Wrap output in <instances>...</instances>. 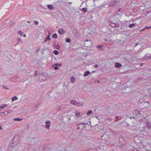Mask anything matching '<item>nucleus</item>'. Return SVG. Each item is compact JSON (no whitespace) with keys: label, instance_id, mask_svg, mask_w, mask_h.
Listing matches in <instances>:
<instances>
[{"label":"nucleus","instance_id":"obj_1","mask_svg":"<svg viewBox=\"0 0 151 151\" xmlns=\"http://www.w3.org/2000/svg\"><path fill=\"white\" fill-rule=\"evenodd\" d=\"M38 71H35V73L34 74V75L35 76H38L40 79L42 80H45L47 78V74L46 73H38Z\"/></svg>","mask_w":151,"mask_h":151},{"label":"nucleus","instance_id":"obj_2","mask_svg":"<svg viewBox=\"0 0 151 151\" xmlns=\"http://www.w3.org/2000/svg\"><path fill=\"white\" fill-rule=\"evenodd\" d=\"M119 144L118 146H119L121 149H122L124 147V141L122 137H120L119 139Z\"/></svg>","mask_w":151,"mask_h":151},{"label":"nucleus","instance_id":"obj_3","mask_svg":"<svg viewBox=\"0 0 151 151\" xmlns=\"http://www.w3.org/2000/svg\"><path fill=\"white\" fill-rule=\"evenodd\" d=\"M143 108H147L149 106V104L148 102H143L142 104Z\"/></svg>","mask_w":151,"mask_h":151},{"label":"nucleus","instance_id":"obj_4","mask_svg":"<svg viewBox=\"0 0 151 151\" xmlns=\"http://www.w3.org/2000/svg\"><path fill=\"white\" fill-rule=\"evenodd\" d=\"M117 5V1H112L111 2L109 5V6L111 7H113L114 6H116Z\"/></svg>","mask_w":151,"mask_h":151},{"label":"nucleus","instance_id":"obj_5","mask_svg":"<svg viewBox=\"0 0 151 151\" xmlns=\"http://www.w3.org/2000/svg\"><path fill=\"white\" fill-rule=\"evenodd\" d=\"M51 123L49 121H47L45 122V124H46L45 126V127L48 129L50 128V126Z\"/></svg>","mask_w":151,"mask_h":151},{"label":"nucleus","instance_id":"obj_6","mask_svg":"<svg viewBox=\"0 0 151 151\" xmlns=\"http://www.w3.org/2000/svg\"><path fill=\"white\" fill-rule=\"evenodd\" d=\"M58 32L60 35L63 34L65 33V31L62 28L59 29Z\"/></svg>","mask_w":151,"mask_h":151},{"label":"nucleus","instance_id":"obj_7","mask_svg":"<svg viewBox=\"0 0 151 151\" xmlns=\"http://www.w3.org/2000/svg\"><path fill=\"white\" fill-rule=\"evenodd\" d=\"M122 64L119 63H115V66L117 68H119L122 66Z\"/></svg>","mask_w":151,"mask_h":151},{"label":"nucleus","instance_id":"obj_8","mask_svg":"<svg viewBox=\"0 0 151 151\" xmlns=\"http://www.w3.org/2000/svg\"><path fill=\"white\" fill-rule=\"evenodd\" d=\"M50 33L49 32V35H47V37H46L45 38V39L47 41H50L51 40V39L50 38Z\"/></svg>","mask_w":151,"mask_h":151},{"label":"nucleus","instance_id":"obj_9","mask_svg":"<svg viewBox=\"0 0 151 151\" xmlns=\"http://www.w3.org/2000/svg\"><path fill=\"white\" fill-rule=\"evenodd\" d=\"M47 6L48 9L50 10H53L54 9V8L51 5H48Z\"/></svg>","mask_w":151,"mask_h":151},{"label":"nucleus","instance_id":"obj_10","mask_svg":"<svg viewBox=\"0 0 151 151\" xmlns=\"http://www.w3.org/2000/svg\"><path fill=\"white\" fill-rule=\"evenodd\" d=\"M80 10L82 12H85L87 11V8L86 7L80 9Z\"/></svg>","mask_w":151,"mask_h":151},{"label":"nucleus","instance_id":"obj_11","mask_svg":"<svg viewBox=\"0 0 151 151\" xmlns=\"http://www.w3.org/2000/svg\"><path fill=\"white\" fill-rule=\"evenodd\" d=\"M70 80L71 82L72 83H73L76 81V79L74 77H70Z\"/></svg>","mask_w":151,"mask_h":151},{"label":"nucleus","instance_id":"obj_12","mask_svg":"<svg viewBox=\"0 0 151 151\" xmlns=\"http://www.w3.org/2000/svg\"><path fill=\"white\" fill-rule=\"evenodd\" d=\"M75 114L76 116V117L78 118L80 116V112L78 111H76L75 112Z\"/></svg>","mask_w":151,"mask_h":151},{"label":"nucleus","instance_id":"obj_13","mask_svg":"<svg viewBox=\"0 0 151 151\" xmlns=\"http://www.w3.org/2000/svg\"><path fill=\"white\" fill-rule=\"evenodd\" d=\"M90 74V71H86L85 72L84 74V76L85 77H86L88 76Z\"/></svg>","mask_w":151,"mask_h":151},{"label":"nucleus","instance_id":"obj_14","mask_svg":"<svg viewBox=\"0 0 151 151\" xmlns=\"http://www.w3.org/2000/svg\"><path fill=\"white\" fill-rule=\"evenodd\" d=\"M6 106L7 105L5 104L1 105L0 106V110L5 108Z\"/></svg>","mask_w":151,"mask_h":151},{"label":"nucleus","instance_id":"obj_15","mask_svg":"<svg viewBox=\"0 0 151 151\" xmlns=\"http://www.w3.org/2000/svg\"><path fill=\"white\" fill-rule=\"evenodd\" d=\"M123 13V11H121L120 12V13H116V15H117L119 17H120L122 16V14Z\"/></svg>","mask_w":151,"mask_h":151},{"label":"nucleus","instance_id":"obj_16","mask_svg":"<svg viewBox=\"0 0 151 151\" xmlns=\"http://www.w3.org/2000/svg\"><path fill=\"white\" fill-rule=\"evenodd\" d=\"M32 140L31 141V144H32L34 145L36 143V142H35V138H33L32 139Z\"/></svg>","mask_w":151,"mask_h":151},{"label":"nucleus","instance_id":"obj_17","mask_svg":"<svg viewBox=\"0 0 151 151\" xmlns=\"http://www.w3.org/2000/svg\"><path fill=\"white\" fill-rule=\"evenodd\" d=\"M58 37V35L56 33L53 34L52 36V37L54 38H56Z\"/></svg>","mask_w":151,"mask_h":151},{"label":"nucleus","instance_id":"obj_18","mask_svg":"<svg viewBox=\"0 0 151 151\" xmlns=\"http://www.w3.org/2000/svg\"><path fill=\"white\" fill-rule=\"evenodd\" d=\"M151 28V26H146L144 28H143L142 30H145L147 29H149V28Z\"/></svg>","mask_w":151,"mask_h":151},{"label":"nucleus","instance_id":"obj_19","mask_svg":"<svg viewBox=\"0 0 151 151\" xmlns=\"http://www.w3.org/2000/svg\"><path fill=\"white\" fill-rule=\"evenodd\" d=\"M136 24V23H134V24L132 23V24H131L130 25H129V27L130 28H132V27H134V26Z\"/></svg>","mask_w":151,"mask_h":151},{"label":"nucleus","instance_id":"obj_20","mask_svg":"<svg viewBox=\"0 0 151 151\" xmlns=\"http://www.w3.org/2000/svg\"><path fill=\"white\" fill-rule=\"evenodd\" d=\"M102 45H99L97 46V48L99 50H101L102 49Z\"/></svg>","mask_w":151,"mask_h":151},{"label":"nucleus","instance_id":"obj_21","mask_svg":"<svg viewBox=\"0 0 151 151\" xmlns=\"http://www.w3.org/2000/svg\"><path fill=\"white\" fill-rule=\"evenodd\" d=\"M52 67L54 68V69L55 70H58V69H59V68L58 67V66H57L56 65H55L54 64L52 65Z\"/></svg>","mask_w":151,"mask_h":151},{"label":"nucleus","instance_id":"obj_22","mask_svg":"<svg viewBox=\"0 0 151 151\" xmlns=\"http://www.w3.org/2000/svg\"><path fill=\"white\" fill-rule=\"evenodd\" d=\"M54 47H55L56 49L58 50L60 48V46L59 45H55V46H54Z\"/></svg>","mask_w":151,"mask_h":151},{"label":"nucleus","instance_id":"obj_23","mask_svg":"<svg viewBox=\"0 0 151 151\" xmlns=\"http://www.w3.org/2000/svg\"><path fill=\"white\" fill-rule=\"evenodd\" d=\"M14 120L15 121H21L22 120V119L19 118H15L14 119Z\"/></svg>","mask_w":151,"mask_h":151},{"label":"nucleus","instance_id":"obj_24","mask_svg":"<svg viewBox=\"0 0 151 151\" xmlns=\"http://www.w3.org/2000/svg\"><path fill=\"white\" fill-rule=\"evenodd\" d=\"M76 102L74 100H73L71 101V104H72L76 105Z\"/></svg>","mask_w":151,"mask_h":151},{"label":"nucleus","instance_id":"obj_25","mask_svg":"<svg viewBox=\"0 0 151 151\" xmlns=\"http://www.w3.org/2000/svg\"><path fill=\"white\" fill-rule=\"evenodd\" d=\"M18 99V98L16 96H14L12 98V101H14L15 100H17Z\"/></svg>","mask_w":151,"mask_h":151},{"label":"nucleus","instance_id":"obj_26","mask_svg":"<svg viewBox=\"0 0 151 151\" xmlns=\"http://www.w3.org/2000/svg\"><path fill=\"white\" fill-rule=\"evenodd\" d=\"M71 40L68 38H67L65 40V41L67 42H71Z\"/></svg>","mask_w":151,"mask_h":151},{"label":"nucleus","instance_id":"obj_27","mask_svg":"<svg viewBox=\"0 0 151 151\" xmlns=\"http://www.w3.org/2000/svg\"><path fill=\"white\" fill-rule=\"evenodd\" d=\"M55 65H56L57 66H59V67H61L62 66L61 63H56L54 64Z\"/></svg>","mask_w":151,"mask_h":151},{"label":"nucleus","instance_id":"obj_28","mask_svg":"<svg viewBox=\"0 0 151 151\" xmlns=\"http://www.w3.org/2000/svg\"><path fill=\"white\" fill-rule=\"evenodd\" d=\"M18 33L21 36H22L23 33L21 30H19L18 31Z\"/></svg>","mask_w":151,"mask_h":151},{"label":"nucleus","instance_id":"obj_29","mask_svg":"<svg viewBox=\"0 0 151 151\" xmlns=\"http://www.w3.org/2000/svg\"><path fill=\"white\" fill-rule=\"evenodd\" d=\"M53 53L55 55H57L58 54L59 52L58 51L55 50L54 51Z\"/></svg>","mask_w":151,"mask_h":151},{"label":"nucleus","instance_id":"obj_30","mask_svg":"<svg viewBox=\"0 0 151 151\" xmlns=\"http://www.w3.org/2000/svg\"><path fill=\"white\" fill-rule=\"evenodd\" d=\"M92 112L91 110H89L88 111V112L87 113V114L88 116L90 114H91L92 113Z\"/></svg>","mask_w":151,"mask_h":151},{"label":"nucleus","instance_id":"obj_31","mask_svg":"<svg viewBox=\"0 0 151 151\" xmlns=\"http://www.w3.org/2000/svg\"><path fill=\"white\" fill-rule=\"evenodd\" d=\"M146 126L147 127H149V128H151V125L150 124H149L148 123H147Z\"/></svg>","mask_w":151,"mask_h":151},{"label":"nucleus","instance_id":"obj_32","mask_svg":"<svg viewBox=\"0 0 151 151\" xmlns=\"http://www.w3.org/2000/svg\"><path fill=\"white\" fill-rule=\"evenodd\" d=\"M137 102H138V103L139 104H143V101H141V100H138V101H137Z\"/></svg>","mask_w":151,"mask_h":151},{"label":"nucleus","instance_id":"obj_33","mask_svg":"<svg viewBox=\"0 0 151 151\" xmlns=\"http://www.w3.org/2000/svg\"><path fill=\"white\" fill-rule=\"evenodd\" d=\"M115 23H112L110 24V26L113 27H115Z\"/></svg>","mask_w":151,"mask_h":151},{"label":"nucleus","instance_id":"obj_34","mask_svg":"<svg viewBox=\"0 0 151 151\" xmlns=\"http://www.w3.org/2000/svg\"><path fill=\"white\" fill-rule=\"evenodd\" d=\"M150 12H151V10H149L147 12H145V16L147 15V14L150 13Z\"/></svg>","mask_w":151,"mask_h":151},{"label":"nucleus","instance_id":"obj_35","mask_svg":"<svg viewBox=\"0 0 151 151\" xmlns=\"http://www.w3.org/2000/svg\"><path fill=\"white\" fill-rule=\"evenodd\" d=\"M76 105L80 106H82V104H81L80 103H77L76 102Z\"/></svg>","mask_w":151,"mask_h":151},{"label":"nucleus","instance_id":"obj_36","mask_svg":"<svg viewBox=\"0 0 151 151\" xmlns=\"http://www.w3.org/2000/svg\"><path fill=\"white\" fill-rule=\"evenodd\" d=\"M3 114H4V115H6L8 114V112H7V111H6L4 112H3Z\"/></svg>","mask_w":151,"mask_h":151},{"label":"nucleus","instance_id":"obj_37","mask_svg":"<svg viewBox=\"0 0 151 151\" xmlns=\"http://www.w3.org/2000/svg\"><path fill=\"white\" fill-rule=\"evenodd\" d=\"M115 27H119L120 26L119 24L118 23H115Z\"/></svg>","mask_w":151,"mask_h":151},{"label":"nucleus","instance_id":"obj_38","mask_svg":"<svg viewBox=\"0 0 151 151\" xmlns=\"http://www.w3.org/2000/svg\"><path fill=\"white\" fill-rule=\"evenodd\" d=\"M34 23L36 25H37L38 24V22L37 21H34Z\"/></svg>","mask_w":151,"mask_h":151},{"label":"nucleus","instance_id":"obj_39","mask_svg":"<svg viewBox=\"0 0 151 151\" xmlns=\"http://www.w3.org/2000/svg\"><path fill=\"white\" fill-rule=\"evenodd\" d=\"M56 42V40H54V41L53 42L52 45L53 46H55V45Z\"/></svg>","mask_w":151,"mask_h":151},{"label":"nucleus","instance_id":"obj_40","mask_svg":"<svg viewBox=\"0 0 151 151\" xmlns=\"http://www.w3.org/2000/svg\"><path fill=\"white\" fill-rule=\"evenodd\" d=\"M84 124H87V125H90L89 124H87V123H85L83 122L81 123V124L84 125Z\"/></svg>","mask_w":151,"mask_h":151},{"label":"nucleus","instance_id":"obj_41","mask_svg":"<svg viewBox=\"0 0 151 151\" xmlns=\"http://www.w3.org/2000/svg\"><path fill=\"white\" fill-rule=\"evenodd\" d=\"M94 67L95 68H98L99 67V65L97 64H96L94 65Z\"/></svg>","mask_w":151,"mask_h":151},{"label":"nucleus","instance_id":"obj_42","mask_svg":"<svg viewBox=\"0 0 151 151\" xmlns=\"http://www.w3.org/2000/svg\"><path fill=\"white\" fill-rule=\"evenodd\" d=\"M17 41L19 42H22L21 40L19 38H18L17 39Z\"/></svg>","mask_w":151,"mask_h":151},{"label":"nucleus","instance_id":"obj_43","mask_svg":"<svg viewBox=\"0 0 151 151\" xmlns=\"http://www.w3.org/2000/svg\"><path fill=\"white\" fill-rule=\"evenodd\" d=\"M7 111V112H8V113L9 114V113H11L12 111L11 110H8V111Z\"/></svg>","mask_w":151,"mask_h":151},{"label":"nucleus","instance_id":"obj_44","mask_svg":"<svg viewBox=\"0 0 151 151\" xmlns=\"http://www.w3.org/2000/svg\"><path fill=\"white\" fill-rule=\"evenodd\" d=\"M3 88H4V89H9L8 88H6V86H3Z\"/></svg>","mask_w":151,"mask_h":151},{"label":"nucleus","instance_id":"obj_45","mask_svg":"<svg viewBox=\"0 0 151 151\" xmlns=\"http://www.w3.org/2000/svg\"><path fill=\"white\" fill-rule=\"evenodd\" d=\"M95 82L96 83H99L100 82V81H99L98 80H96L95 81Z\"/></svg>","mask_w":151,"mask_h":151},{"label":"nucleus","instance_id":"obj_46","mask_svg":"<svg viewBox=\"0 0 151 151\" xmlns=\"http://www.w3.org/2000/svg\"><path fill=\"white\" fill-rule=\"evenodd\" d=\"M121 8H119L118 10V12H119L120 13L121 11H121Z\"/></svg>","mask_w":151,"mask_h":151},{"label":"nucleus","instance_id":"obj_47","mask_svg":"<svg viewBox=\"0 0 151 151\" xmlns=\"http://www.w3.org/2000/svg\"><path fill=\"white\" fill-rule=\"evenodd\" d=\"M45 49H43L42 51V54H44V51H45Z\"/></svg>","mask_w":151,"mask_h":151},{"label":"nucleus","instance_id":"obj_48","mask_svg":"<svg viewBox=\"0 0 151 151\" xmlns=\"http://www.w3.org/2000/svg\"><path fill=\"white\" fill-rule=\"evenodd\" d=\"M88 41H90V42H91V41H90L89 40H86L85 42V44H86V42H88Z\"/></svg>","mask_w":151,"mask_h":151},{"label":"nucleus","instance_id":"obj_49","mask_svg":"<svg viewBox=\"0 0 151 151\" xmlns=\"http://www.w3.org/2000/svg\"><path fill=\"white\" fill-rule=\"evenodd\" d=\"M76 125H77L79 126L80 125H81V123H77L76 124Z\"/></svg>","mask_w":151,"mask_h":151},{"label":"nucleus","instance_id":"obj_50","mask_svg":"<svg viewBox=\"0 0 151 151\" xmlns=\"http://www.w3.org/2000/svg\"><path fill=\"white\" fill-rule=\"evenodd\" d=\"M138 44H139V43H138L137 42H136L135 45H134V46L135 47H136L137 45Z\"/></svg>","mask_w":151,"mask_h":151},{"label":"nucleus","instance_id":"obj_51","mask_svg":"<svg viewBox=\"0 0 151 151\" xmlns=\"http://www.w3.org/2000/svg\"><path fill=\"white\" fill-rule=\"evenodd\" d=\"M29 124H28L27 126V129H29Z\"/></svg>","mask_w":151,"mask_h":151},{"label":"nucleus","instance_id":"obj_52","mask_svg":"<svg viewBox=\"0 0 151 151\" xmlns=\"http://www.w3.org/2000/svg\"><path fill=\"white\" fill-rule=\"evenodd\" d=\"M119 116H117L116 117V119H119Z\"/></svg>","mask_w":151,"mask_h":151},{"label":"nucleus","instance_id":"obj_53","mask_svg":"<svg viewBox=\"0 0 151 151\" xmlns=\"http://www.w3.org/2000/svg\"><path fill=\"white\" fill-rule=\"evenodd\" d=\"M148 90V91H149V92H150V93H151V88L150 89H149Z\"/></svg>","mask_w":151,"mask_h":151},{"label":"nucleus","instance_id":"obj_54","mask_svg":"<svg viewBox=\"0 0 151 151\" xmlns=\"http://www.w3.org/2000/svg\"><path fill=\"white\" fill-rule=\"evenodd\" d=\"M126 124H127V126H128V127L129 126V125H130L128 123H127Z\"/></svg>","mask_w":151,"mask_h":151},{"label":"nucleus","instance_id":"obj_55","mask_svg":"<svg viewBox=\"0 0 151 151\" xmlns=\"http://www.w3.org/2000/svg\"><path fill=\"white\" fill-rule=\"evenodd\" d=\"M151 58V56H149L148 57V58L147 59H149Z\"/></svg>","mask_w":151,"mask_h":151},{"label":"nucleus","instance_id":"obj_56","mask_svg":"<svg viewBox=\"0 0 151 151\" xmlns=\"http://www.w3.org/2000/svg\"><path fill=\"white\" fill-rule=\"evenodd\" d=\"M26 36V35L25 34H24L23 35V37H25Z\"/></svg>","mask_w":151,"mask_h":151},{"label":"nucleus","instance_id":"obj_57","mask_svg":"<svg viewBox=\"0 0 151 151\" xmlns=\"http://www.w3.org/2000/svg\"><path fill=\"white\" fill-rule=\"evenodd\" d=\"M80 129V127H78L77 128V129Z\"/></svg>","mask_w":151,"mask_h":151},{"label":"nucleus","instance_id":"obj_58","mask_svg":"<svg viewBox=\"0 0 151 151\" xmlns=\"http://www.w3.org/2000/svg\"><path fill=\"white\" fill-rule=\"evenodd\" d=\"M27 22L28 23H30V21H28Z\"/></svg>","mask_w":151,"mask_h":151},{"label":"nucleus","instance_id":"obj_59","mask_svg":"<svg viewBox=\"0 0 151 151\" xmlns=\"http://www.w3.org/2000/svg\"><path fill=\"white\" fill-rule=\"evenodd\" d=\"M47 41L45 39V40L43 42L44 43H45V42H46Z\"/></svg>","mask_w":151,"mask_h":151},{"label":"nucleus","instance_id":"obj_60","mask_svg":"<svg viewBox=\"0 0 151 151\" xmlns=\"http://www.w3.org/2000/svg\"><path fill=\"white\" fill-rule=\"evenodd\" d=\"M1 115L2 116H4V114H3V112L1 114Z\"/></svg>","mask_w":151,"mask_h":151},{"label":"nucleus","instance_id":"obj_61","mask_svg":"<svg viewBox=\"0 0 151 151\" xmlns=\"http://www.w3.org/2000/svg\"><path fill=\"white\" fill-rule=\"evenodd\" d=\"M96 118L98 119H99L98 118V117L97 116H95Z\"/></svg>","mask_w":151,"mask_h":151},{"label":"nucleus","instance_id":"obj_62","mask_svg":"<svg viewBox=\"0 0 151 151\" xmlns=\"http://www.w3.org/2000/svg\"><path fill=\"white\" fill-rule=\"evenodd\" d=\"M2 129V126L1 125H0V130L1 129Z\"/></svg>","mask_w":151,"mask_h":151},{"label":"nucleus","instance_id":"obj_63","mask_svg":"<svg viewBox=\"0 0 151 151\" xmlns=\"http://www.w3.org/2000/svg\"><path fill=\"white\" fill-rule=\"evenodd\" d=\"M40 50V49L38 48L37 50V52H38L39 51V50Z\"/></svg>","mask_w":151,"mask_h":151},{"label":"nucleus","instance_id":"obj_64","mask_svg":"<svg viewBox=\"0 0 151 151\" xmlns=\"http://www.w3.org/2000/svg\"><path fill=\"white\" fill-rule=\"evenodd\" d=\"M143 65V63H141V64H140V65H141V66H142V65Z\"/></svg>","mask_w":151,"mask_h":151}]
</instances>
